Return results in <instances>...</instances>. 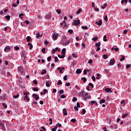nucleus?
<instances>
[{"label":"nucleus","mask_w":131,"mask_h":131,"mask_svg":"<svg viewBox=\"0 0 131 131\" xmlns=\"http://www.w3.org/2000/svg\"><path fill=\"white\" fill-rule=\"evenodd\" d=\"M58 61H59V60H58V57L55 56V62H58Z\"/></svg>","instance_id":"obj_58"},{"label":"nucleus","mask_w":131,"mask_h":131,"mask_svg":"<svg viewBox=\"0 0 131 131\" xmlns=\"http://www.w3.org/2000/svg\"><path fill=\"white\" fill-rule=\"evenodd\" d=\"M5 18L7 20H10V15L5 16Z\"/></svg>","instance_id":"obj_32"},{"label":"nucleus","mask_w":131,"mask_h":131,"mask_svg":"<svg viewBox=\"0 0 131 131\" xmlns=\"http://www.w3.org/2000/svg\"><path fill=\"white\" fill-rule=\"evenodd\" d=\"M100 46H101V43L100 42H98L96 43V47H100Z\"/></svg>","instance_id":"obj_45"},{"label":"nucleus","mask_w":131,"mask_h":131,"mask_svg":"<svg viewBox=\"0 0 131 131\" xmlns=\"http://www.w3.org/2000/svg\"><path fill=\"white\" fill-rule=\"evenodd\" d=\"M68 32H69V33H70V34H72V33H73V30L70 29L69 30Z\"/></svg>","instance_id":"obj_34"},{"label":"nucleus","mask_w":131,"mask_h":131,"mask_svg":"<svg viewBox=\"0 0 131 131\" xmlns=\"http://www.w3.org/2000/svg\"><path fill=\"white\" fill-rule=\"evenodd\" d=\"M70 43V40H68L66 42H63L62 43V46H67V45H69Z\"/></svg>","instance_id":"obj_14"},{"label":"nucleus","mask_w":131,"mask_h":131,"mask_svg":"<svg viewBox=\"0 0 131 131\" xmlns=\"http://www.w3.org/2000/svg\"><path fill=\"white\" fill-rule=\"evenodd\" d=\"M2 105H3V106H4V107L5 108V109L7 108H8V106H7L6 104H5V103H2Z\"/></svg>","instance_id":"obj_49"},{"label":"nucleus","mask_w":131,"mask_h":131,"mask_svg":"<svg viewBox=\"0 0 131 131\" xmlns=\"http://www.w3.org/2000/svg\"><path fill=\"white\" fill-rule=\"evenodd\" d=\"M49 121H50L49 124H53V119L52 118L49 119Z\"/></svg>","instance_id":"obj_40"},{"label":"nucleus","mask_w":131,"mask_h":131,"mask_svg":"<svg viewBox=\"0 0 131 131\" xmlns=\"http://www.w3.org/2000/svg\"><path fill=\"white\" fill-rule=\"evenodd\" d=\"M56 125L57 126V127H61V126H62V124H60L59 123L56 124Z\"/></svg>","instance_id":"obj_37"},{"label":"nucleus","mask_w":131,"mask_h":131,"mask_svg":"<svg viewBox=\"0 0 131 131\" xmlns=\"http://www.w3.org/2000/svg\"><path fill=\"white\" fill-rule=\"evenodd\" d=\"M121 104L124 105V106H125V101L124 100H122L121 102Z\"/></svg>","instance_id":"obj_47"},{"label":"nucleus","mask_w":131,"mask_h":131,"mask_svg":"<svg viewBox=\"0 0 131 131\" xmlns=\"http://www.w3.org/2000/svg\"><path fill=\"white\" fill-rule=\"evenodd\" d=\"M41 51L42 53L45 54L46 53V48H43Z\"/></svg>","instance_id":"obj_61"},{"label":"nucleus","mask_w":131,"mask_h":131,"mask_svg":"<svg viewBox=\"0 0 131 131\" xmlns=\"http://www.w3.org/2000/svg\"><path fill=\"white\" fill-rule=\"evenodd\" d=\"M79 23H80V20L79 19L75 20L74 21V25H75V26H77Z\"/></svg>","instance_id":"obj_7"},{"label":"nucleus","mask_w":131,"mask_h":131,"mask_svg":"<svg viewBox=\"0 0 131 131\" xmlns=\"http://www.w3.org/2000/svg\"><path fill=\"white\" fill-rule=\"evenodd\" d=\"M58 58H60V59H64L65 58L64 55H61L60 54L58 55Z\"/></svg>","instance_id":"obj_20"},{"label":"nucleus","mask_w":131,"mask_h":131,"mask_svg":"<svg viewBox=\"0 0 131 131\" xmlns=\"http://www.w3.org/2000/svg\"><path fill=\"white\" fill-rule=\"evenodd\" d=\"M51 59H52V57L51 56H49L47 58V60L48 62H50L51 61Z\"/></svg>","instance_id":"obj_52"},{"label":"nucleus","mask_w":131,"mask_h":131,"mask_svg":"<svg viewBox=\"0 0 131 131\" xmlns=\"http://www.w3.org/2000/svg\"><path fill=\"white\" fill-rule=\"evenodd\" d=\"M126 116H127V114L125 113V114H124L123 116H122V118H125V117H126Z\"/></svg>","instance_id":"obj_48"},{"label":"nucleus","mask_w":131,"mask_h":131,"mask_svg":"<svg viewBox=\"0 0 131 131\" xmlns=\"http://www.w3.org/2000/svg\"><path fill=\"white\" fill-rule=\"evenodd\" d=\"M24 16V14L23 13H21L19 15V18H20V19H23Z\"/></svg>","instance_id":"obj_30"},{"label":"nucleus","mask_w":131,"mask_h":131,"mask_svg":"<svg viewBox=\"0 0 131 131\" xmlns=\"http://www.w3.org/2000/svg\"><path fill=\"white\" fill-rule=\"evenodd\" d=\"M100 50H101V48L100 47H97V49L96 50V52H99V51H100Z\"/></svg>","instance_id":"obj_63"},{"label":"nucleus","mask_w":131,"mask_h":131,"mask_svg":"<svg viewBox=\"0 0 131 131\" xmlns=\"http://www.w3.org/2000/svg\"><path fill=\"white\" fill-rule=\"evenodd\" d=\"M92 40H93V41H97V40H98V37L92 38Z\"/></svg>","instance_id":"obj_24"},{"label":"nucleus","mask_w":131,"mask_h":131,"mask_svg":"<svg viewBox=\"0 0 131 131\" xmlns=\"http://www.w3.org/2000/svg\"><path fill=\"white\" fill-rule=\"evenodd\" d=\"M81 80H83L84 83H85L86 82V78L85 77H82Z\"/></svg>","instance_id":"obj_22"},{"label":"nucleus","mask_w":131,"mask_h":131,"mask_svg":"<svg viewBox=\"0 0 131 131\" xmlns=\"http://www.w3.org/2000/svg\"><path fill=\"white\" fill-rule=\"evenodd\" d=\"M95 103H97V102H96V101H94V100H92V101H91V102H89V104H90V105L93 106V105L94 104H95Z\"/></svg>","instance_id":"obj_18"},{"label":"nucleus","mask_w":131,"mask_h":131,"mask_svg":"<svg viewBox=\"0 0 131 131\" xmlns=\"http://www.w3.org/2000/svg\"><path fill=\"white\" fill-rule=\"evenodd\" d=\"M76 101H77V98H76V97H73V102H76Z\"/></svg>","instance_id":"obj_44"},{"label":"nucleus","mask_w":131,"mask_h":131,"mask_svg":"<svg viewBox=\"0 0 131 131\" xmlns=\"http://www.w3.org/2000/svg\"><path fill=\"white\" fill-rule=\"evenodd\" d=\"M59 94H64V90H60L59 91Z\"/></svg>","instance_id":"obj_59"},{"label":"nucleus","mask_w":131,"mask_h":131,"mask_svg":"<svg viewBox=\"0 0 131 131\" xmlns=\"http://www.w3.org/2000/svg\"><path fill=\"white\" fill-rule=\"evenodd\" d=\"M57 51H58V52H60V49H59V48L58 47H56V48L52 49L51 53L52 54H55V53H56Z\"/></svg>","instance_id":"obj_6"},{"label":"nucleus","mask_w":131,"mask_h":131,"mask_svg":"<svg viewBox=\"0 0 131 131\" xmlns=\"http://www.w3.org/2000/svg\"><path fill=\"white\" fill-rule=\"evenodd\" d=\"M57 84L58 85H60V84H62V81H61L60 80H59L57 82Z\"/></svg>","instance_id":"obj_38"},{"label":"nucleus","mask_w":131,"mask_h":131,"mask_svg":"<svg viewBox=\"0 0 131 131\" xmlns=\"http://www.w3.org/2000/svg\"><path fill=\"white\" fill-rule=\"evenodd\" d=\"M79 97H81V98H84V101H86L88 99H90L91 96H89V94L88 93H85L84 91H82L81 92L78 93Z\"/></svg>","instance_id":"obj_1"},{"label":"nucleus","mask_w":131,"mask_h":131,"mask_svg":"<svg viewBox=\"0 0 131 131\" xmlns=\"http://www.w3.org/2000/svg\"><path fill=\"white\" fill-rule=\"evenodd\" d=\"M103 41H107V36L106 35L103 36Z\"/></svg>","instance_id":"obj_36"},{"label":"nucleus","mask_w":131,"mask_h":131,"mask_svg":"<svg viewBox=\"0 0 131 131\" xmlns=\"http://www.w3.org/2000/svg\"><path fill=\"white\" fill-rule=\"evenodd\" d=\"M115 64V60L114 59H111L109 62L110 66H113Z\"/></svg>","instance_id":"obj_4"},{"label":"nucleus","mask_w":131,"mask_h":131,"mask_svg":"<svg viewBox=\"0 0 131 131\" xmlns=\"http://www.w3.org/2000/svg\"><path fill=\"white\" fill-rule=\"evenodd\" d=\"M102 57L103 59H107V58H108V55L106 54H104Z\"/></svg>","instance_id":"obj_29"},{"label":"nucleus","mask_w":131,"mask_h":131,"mask_svg":"<svg viewBox=\"0 0 131 131\" xmlns=\"http://www.w3.org/2000/svg\"><path fill=\"white\" fill-rule=\"evenodd\" d=\"M82 29H88L87 26H82L81 27Z\"/></svg>","instance_id":"obj_54"},{"label":"nucleus","mask_w":131,"mask_h":131,"mask_svg":"<svg viewBox=\"0 0 131 131\" xmlns=\"http://www.w3.org/2000/svg\"><path fill=\"white\" fill-rule=\"evenodd\" d=\"M24 101H27V102H29V101H30V99H29V98H28V96H27V95L25 96L24 98Z\"/></svg>","instance_id":"obj_12"},{"label":"nucleus","mask_w":131,"mask_h":131,"mask_svg":"<svg viewBox=\"0 0 131 131\" xmlns=\"http://www.w3.org/2000/svg\"><path fill=\"white\" fill-rule=\"evenodd\" d=\"M46 73H47V70H43L41 72V74L43 75V74H46Z\"/></svg>","instance_id":"obj_31"},{"label":"nucleus","mask_w":131,"mask_h":131,"mask_svg":"<svg viewBox=\"0 0 131 131\" xmlns=\"http://www.w3.org/2000/svg\"><path fill=\"white\" fill-rule=\"evenodd\" d=\"M32 97H34V98L35 100H36V101H37V100H38V99H39V96H38V95H37V94H33Z\"/></svg>","instance_id":"obj_8"},{"label":"nucleus","mask_w":131,"mask_h":131,"mask_svg":"<svg viewBox=\"0 0 131 131\" xmlns=\"http://www.w3.org/2000/svg\"><path fill=\"white\" fill-rule=\"evenodd\" d=\"M89 85L90 86H91V87L92 88V89H94V85L93 84V83H89Z\"/></svg>","instance_id":"obj_43"},{"label":"nucleus","mask_w":131,"mask_h":131,"mask_svg":"<svg viewBox=\"0 0 131 131\" xmlns=\"http://www.w3.org/2000/svg\"><path fill=\"white\" fill-rule=\"evenodd\" d=\"M10 49H11V47L7 46L5 48L4 51L8 52V51L10 50Z\"/></svg>","instance_id":"obj_9"},{"label":"nucleus","mask_w":131,"mask_h":131,"mask_svg":"<svg viewBox=\"0 0 131 131\" xmlns=\"http://www.w3.org/2000/svg\"><path fill=\"white\" fill-rule=\"evenodd\" d=\"M65 53H66V48H63L61 51V54L62 56H65Z\"/></svg>","instance_id":"obj_13"},{"label":"nucleus","mask_w":131,"mask_h":131,"mask_svg":"<svg viewBox=\"0 0 131 131\" xmlns=\"http://www.w3.org/2000/svg\"><path fill=\"white\" fill-rule=\"evenodd\" d=\"M63 80H67V75H65L64 77H63Z\"/></svg>","instance_id":"obj_57"},{"label":"nucleus","mask_w":131,"mask_h":131,"mask_svg":"<svg viewBox=\"0 0 131 131\" xmlns=\"http://www.w3.org/2000/svg\"><path fill=\"white\" fill-rule=\"evenodd\" d=\"M14 50L15 51H18V50H20V47H18V46H15V47H14Z\"/></svg>","instance_id":"obj_28"},{"label":"nucleus","mask_w":131,"mask_h":131,"mask_svg":"<svg viewBox=\"0 0 131 131\" xmlns=\"http://www.w3.org/2000/svg\"><path fill=\"white\" fill-rule=\"evenodd\" d=\"M20 55H21V60L23 61H25V59H26V58H27V56H26V54L25 53V51L23 50L21 52Z\"/></svg>","instance_id":"obj_2"},{"label":"nucleus","mask_w":131,"mask_h":131,"mask_svg":"<svg viewBox=\"0 0 131 131\" xmlns=\"http://www.w3.org/2000/svg\"><path fill=\"white\" fill-rule=\"evenodd\" d=\"M62 112L63 115H64L65 116H67V110H66V108H63L62 110Z\"/></svg>","instance_id":"obj_10"},{"label":"nucleus","mask_w":131,"mask_h":131,"mask_svg":"<svg viewBox=\"0 0 131 131\" xmlns=\"http://www.w3.org/2000/svg\"><path fill=\"white\" fill-rule=\"evenodd\" d=\"M71 58H72V57L71 56H69V57L67 58L68 61H70V60H71Z\"/></svg>","instance_id":"obj_53"},{"label":"nucleus","mask_w":131,"mask_h":131,"mask_svg":"<svg viewBox=\"0 0 131 131\" xmlns=\"http://www.w3.org/2000/svg\"><path fill=\"white\" fill-rule=\"evenodd\" d=\"M28 45L29 46V47H30V50H32L33 49V47H32V44L31 43H28Z\"/></svg>","instance_id":"obj_21"},{"label":"nucleus","mask_w":131,"mask_h":131,"mask_svg":"<svg viewBox=\"0 0 131 131\" xmlns=\"http://www.w3.org/2000/svg\"><path fill=\"white\" fill-rule=\"evenodd\" d=\"M92 79L93 80V81H96V77H95L94 76H92Z\"/></svg>","instance_id":"obj_51"},{"label":"nucleus","mask_w":131,"mask_h":131,"mask_svg":"<svg viewBox=\"0 0 131 131\" xmlns=\"http://www.w3.org/2000/svg\"><path fill=\"white\" fill-rule=\"evenodd\" d=\"M106 102V101H105V99H101L100 101V104H103L104 103H105Z\"/></svg>","instance_id":"obj_26"},{"label":"nucleus","mask_w":131,"mask_h":131,"mask_svg":"<svg viewBox=\"0 0 131 131\" xmlns=\"http://www.w3.org/2000/svg\"><path fill=\"white\" fill-rule=\"evenodd\" d=\"M125 59V57L124 56H122L121 58L120 59V61H123V60Z\"/></svg>","instance_id":"obj_42"},{"label":"nucleus","mask_w":131,"mask_h":131,"mask_svg":"<svg viewBox=\"0 0 131 131\" xmlns=\"http://www.w3.org/2000/svg\"><path fill=\"white\" fill-rule=\"evenodd\" d=\"M96 25H98V26H101L102 25V20H99V21H96Z\"/></svg>","instance_id":"obj_11"},{"label":"nucleus","mask_w":131,"mask_h":131,"mask_svg":"<svg viewBox=\"0 0 131 131\" xmlns=\"http://www.w3.org/2000/svg\"><path fill=\"white\" fill-rule=\"evenodd\" d=\"M46 18H47V19H50V18H51V15L50 14L46 15Z\"/></svg>","instance_id":"obj_41"},{"label":"nucleus","mask_w":131,"mask_h":131,"mask_svg":"<svg viewBox=\"0 0 131 131\" xmlns=\"http://www.w3.org/2000/svg\"><path fill=\"white\" fill-rule=\"evenodd\" d=\"M82 114H85V109H83L81 112Z\"/></svg>","instance_id":"obj_50"},{"label":"nucleus","mask_w":131,"mask_h":131,"mask_svg":"<svg viewBox=\"0 0 131 131\" xmlns=\"http://www.w3.org/2000/svg\"><path fill=\"white\" fill-rule=\"evenodd\" d=\"M60 25H61V26H63V27H66L67 25H66V22L65 21V20H64V21H63V23H61L60 24Z\"/></svg>","instance_id":"obj_15"},{"label":"nucleus","mask_w":131,"mask_h":131,"mask_svg":"<svg viewBox=\"0 0 131 131\" xmlns=\"http://www.w3.org/2000/svg\"><path fill=\"white\" fill-rule=\"evenodd\" d=\"M81 8H80L78 10V11H77L76 14H80V13L81 12Z\"/></svg>","instance_id":"obj_33"},{"label":"nucleus","mask_w":131,"mask_h":131,"mask_svg":"<svg viewBox=\"0 0 131 131\" xmlns=\"http://www.w3.org/2000/svg\"><path fill=\"white\" fill-rule=\"evenodd\" d=\"M127 4V0H122L121 2V4L122 5V4Z\"/></svg>","instance_id":"obj_23"},{"label":"nucleus","mask_w":131,"mask_h":131,"mask_svg":"<svg viewBox=\"0 0 131 131\" xmlns=\"http://www.w3.org/2000/svg\"><path fill=\"white\" fill-rule=\"evenodd\" d=\"M66 86H70V83L68 82L65 84Z\"/></svg>","instance_id":"obj_56"},{"label":"nucleus","mask_w":131,"mask_h":131,"mask_svg":"<svg viewBox=\"0 0 131 131\" xmlns=\"http://www.w3.org/2000/svg\"><path fill=\"white\" fill-rule=\"evenodd\" d=\"M33 91L34 92H38V89L37 88L34 87L33 88Z\"/></svg>","instance_id":"obj_25"},{"label":"nucleus","mask_w":131,"mask_h":131,"mask_svg":"<svg viewBox=\"0 0 131 131\" xmlns=\"http://www.w3.org/2000/svg\"><path fill=\"white\" fill-rule=\"evenodd\" d=\"M46 84L47 88H50V83H49V82L47 81Z\"/></svg>","instance_id":"obj_46"},{"label":"nucleus","mask_w":131,"mask_h":131,"mask_svg":"<svg viewBox=\"0 0 131 131\" xmlns=\"http://www.w3.org/2000/svg\"><path fill=\"white\" fill-rule=\"evenodd\" d=\"M71 121H72V122H75L76 121V120L75 119H72L71 120Z\"/></svg>","instance_id":"obj_62"},{"label":"nucleus","mask_w":131,"mask_h":131,"mask_svg":"<svg viewBox=\"0 0 131 131\" xmlns=\"http://www.w3.org/2000/svg\"><path fill=\"white\" fill-rule=\"evenodd\" d=\"M19 94H17V95H13V97L14 99H18V98H19Z\"/></svg>","instance_id":"obj_27"},{"label":"nucleus","mask_w":131,"mask_h":131,"mask_svg":"<svg viewBox=\"0 0 131 131\" xmlns=\"http://www.w3.org/2000/svg\"><path fill=\"white\" fill-rule=\"evenodd\" d=\"M105 91V92H106V93H109L110 92H111V93H112V91H111V89L110 88H106Z\"/></svg>","instance_id":"obj_17"},{"label":"nucleus","mask_w":131,"mask_h":131,"mask_svg":"<svg viewBox=\"0 0 131 131\" xmlns=\"http://www.w3.org/2000/svg\"><path fill=\"white\" fill-rule=\"evenodd\" d=\"M17 70L18 73H20L21 74H23L24 73V71H25L23 68L21 67H18L17 68Z\"/></svg>","instance_id":"obj_3"},{"label":"nucleus","mask_w":131,"mask_h":131,"mask_svg":"<svg viewBox=\"0 0 131 131\" xmlns=\"http://www.w3.org/2000/svg\"><path fill=\"white\" fill-rule=\"evenodd\" d=\"M88 63H89V64H92V63H93V60L90 59V60L88 61Z\"/></svg>","instance_id":"obj_55"},{"label":"nucleus","mask_w":131,"mask_h":131,"mask_svg":"<svg viewBox=\"0 0 131 131\" xmlns=\"http://www.w3.org/2000/svg\"><path fill=\"white\" fill-rule=\"evenodd\" d=\"M104 18V20L106 21V22H107V21H108V16H107L106 15H105Z\"/></svg>","instance_id":"obj_39"},{"label":"nucleus","mask_w":131,"mask_h":131,"mask_svg":"<svg viewBox=\"0 0 131 131\" xmlns=\"http://www.w3.org/2000/svg\"><path fill=\"white\" fill-rule=\"evenodd\" d=\"M74 108L75 109V111H78V107L77 106H74Z\"/></svg>","instance_id":"obj_60"},{"label":"nucleus","mask_w":131,"mask_h":131,"mask_svg":"<svg viewBox=\"0 0 131 131\" xmlns=\"http://www.w3.org/2000/svg\"><path fill=\"white\" fill-rule=\"evenodd\" d=\"M26 39L28 41H30V39H31V37L30 36H27Z\"/></svg>","instance_id":"obj_35"},{"label":"nucleus","mask_w":131,"mask_h":131,"mask_svg":"<svg viewBox=\"0 0 131 131\" xmlns=\"http://www.w3.org/2000/svg\"><path fill=\"white\" fill-rule=\"evenodd\" d=\"M75 89H76L77 90H80V88H79V86L77 85L75 86Z\"/></svg>","instance_id":"obj_64"},{"label":"nucleus","mask_w":131,"mask_h":131,"mask_svg":"<svg viewBox=\"0 0 131 131\" xmlns=\"http://www.w3.org/2000/svg\"><path fill=\"white\" fill-rule=\"evenodd\" d=\"M59 36V34L58 33H54L53 34V40H56L57 39V38Z\"/></svg>","instance_id":"obj_5"},{"label":"nucleus","mask_w":131,"mask_h":131,"mask_svg":"<svg viewBox=\"0 0 131 131\" xmlns=\"http://www.w3.org/2000/svg\"><path fill=\"white\" fill-rule=\"evenodd\" d=\"M77 74H80L81 73V69H77L76 71Z\"/></svg>","instance_id":"obj_19"},{"label":"nucleus","mask_w":131,"mask_h":131,"mask_svg":"<svg viewBox=\"0 0 131 131\" xmlns=\"http://www.w3.org/2000/svg\"><path fill=\"white\" fill-rule=\"evenodd\" d=\"M42 35H40V34L39 33H37L36 35V38H39V37H42Z\"/></svg>","instance_id":"obj_16"}]
</instances>
